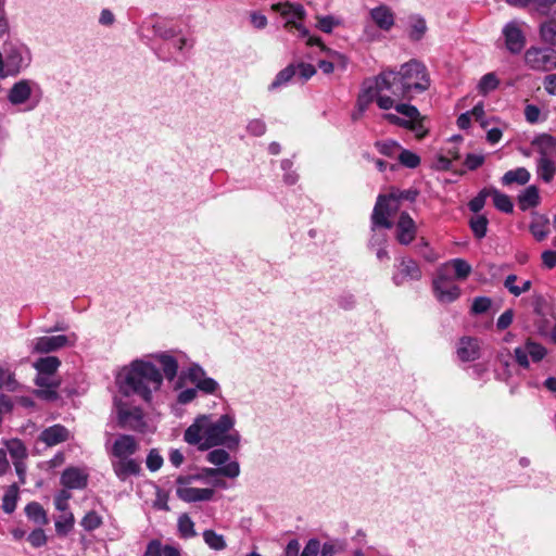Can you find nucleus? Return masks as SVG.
Masks as SVG:
<instances>
[{
  "mask_svg": "<svg viewBox=\"0 0 556 556\" xmlns=\"http://www.w3.org/2000/svg\"><path fill=\"white\" fill-rule=\"evenodd\" d=\"M430 83L426 65L415 59L402 64L399 71L383 70L374 79L364 81L358 94L359 111L362 113L374 101L381 110L393 109L395 102L428 90Z\"/></svg>",
  "mask_w": 556,
  "mask_h": 556,
  "instance_id": "nucleus-1",
  "label": "nucleus"
},
{
  "mask_svg": "<svg viewBox=\"0 0 556 556\" xmlns=\"http://www.w3.org/2000/svg\"><path fill=\"white\" fill-rule=\"evenodd\" d=\"M235 424L233 415L225 414L217 419L211 415H201L186 429L184 439L200 451H207L219 445L236 450L240 444L241 437L233 429Z\"/></svg>",
  "mask_w": 556,
  "mask_h": 556,
  "instance_id": "nucleus-2",
  "label": "nucleus"
},
{
  "mask_svg": "<svg viewBox=\"0 0 556 556\" xmlns=\"http://www.w3.org/2000/svg\"><path fill=\"white\" fill-rule=\"evenodd\" d=\"M121 391L126 394H137L146 402L151 401L152 393L160 390L163 375L151 362L136 359L124 368L118 377Z\"/></svg>",
  "mask_w": 556,
  "mask_h": 556,
  "instance_id": "nucleus-3",
  "label": "nucleus"
},
{
  "mask_svg": "<svg viewBox=\"0 0 556 556\" xmlns=\"http://www.w3.org/2000/svg\"><path fill=\"white\" fill-rule=\"evenodd\" d=\"M30 62V53L23 45L8 43L0 51V77L17 75Z\"/></svg>",
  "mask_w": 556,
  "mask_h": 556,
  "instance_id": "nucleus-4",
  "label": "nucleus"
},
{
  "mask_svg": "<svg viewBox=\"0 0 556 556\" xmlns=\"http://www.w3.org/2000/svg\"><path fill=\"white\" fill-rule=\"evenodd\" d=\"M201 480V475L179 476L176 479V495L186 503L210 502L214 498L213 488H195L193 482Z\"/></svg>",
  "mask_w": 556,
  "mask_h": 556,
  "instance_id": "nucleus-5",
  "label": "nucleus"
},
{
  "mask_svg": "<svg viewBox=\"0 0 556 556\" xmlns=\"http://www.w3.org/2000/svg\"><path fill=\"white\" fill-rule=\"evenodd\" d=\"M400 202V199L393 191L378 197L371 214V230L374 232L376 227L390 229L393 226L390 217L399 211Z\"/></svg>",
  "mask_w": 556,
  "mask_h": 556,
  "instance_id": "nucleus-6",
  "label": "nucleus"
},
{
  "mask_svg": "<svg viewBox=\"0 0 556 556\" xmlns=\"http://www.w3.org/2000/svg\"><path fill=\"white\" fill-rule=\"evenodd\" d=\"M77 341L75 332L68 334L43 336L35 338L30 343V352L36 354H48L56 352L66 346H74Z\"/></svg>",
  "mask_w": 556,
  "mask_h": 556,
  "instance_id": "nucleus-7",
  "label": "nucleus"
},
{
  "mask_svg": "<svg viewBox=\"0 0 556 556\" xmlns=\"http://www.w3.org/2000/svg\"><path fill=\"white\" fill-rule=\"evenodd\" d=\"M432 286L435 298L442 303L453 302L460 294L459 288L453 282L448 274L445 273V267L438 268Z\"/></svg>",
  "mask_w": 556,
  "mask_h": 556,
  "instance_id": "nucleus-8",
  "label": "nucleus"
},
{
  "mask_svg": "<svg viewBox=\"0 0 556 556\" xmlns=\"http://www.w3.org/2000/svg\"><path fill=\"white\" fill-rule=\"evenodd\" d=\"M525 63L534 71H552L556 68V52L531 47L525 53Z\"/></svg>",
  "mask_w": 556,
  "mask_h": 556,
  "instance_id": "nucleus-9",
  "label": "nucleus"
},
{
  "mask_svg": "<svg viewBox=\"0 0 556 556\" xmlns=\"http://www.w3.org/2000/svg\"><path fill=\"white\" fill-rule=\"evenodd\" d=\"M117 419L121 427L134 431H143L147 426L141 408L123 403L117 405Z\"/></svg>",
  "mask_w": 556,
  "mask_h": 556,
  "instance_id": "nucleus-10",
  "label": "nucleus"
},
{
  "mask_svg": "<svg viewBox=\"0 0 556 556\" xmlns=\"http://www.w3.org/2000/svg\"><path fill=\"white\" fill-rule=\"evenodd\" d=\"M180 377L189 379L197 389L206 394H214L219 389L217 381L206 377L204 369L198 364H192L187 370L181 371Z\"/></svg>",
  "mask_w": 556,
  "mask_h": 556,
  "instance_id": "nucleus-11",
  "label": "nucleus"
},
{
  "mask_svg": "<svg viewBox=\"0 0 556 556\" xmlns=\"http://www.w3.org/2000/svg\"><path fill=\"white\" fill-rule=\"evenodd\" d=\"M35 384L38 387L35 390V394L46 401H55L58 400V388L61 384L60 379L54 377V375L39 374L35 378Z\"/></svg>",
  "mask_w": 556,
  "mask_h": 556,
  "instance_id": "nucleus-12",
  "label": "nucleus"
},
{
  "mask_svg": "<svg viewBox=\"0 0 556 556\" xmlns=\"http://www.w3.org/2000/svg\"><path fill=\"white\" fill-rule=\"evenodd\" d=\"M417 236V225L407 212H402L395 224V239L400 244H410Z\"/></svg>",
  "mask_w": 556,
  "mask_h": 556,
  "instance_id": "nucleus-13",
  "label": "nucleus"
},
{
  "mask_svg": "<svg viewBox=\"0 0 556 556\" xmlns=\"http://www.w3.org/2000/svg\"><path fill=\"white\" fill-rule=\"evenodd\" d=\"M546 355V350L539 343L528 340L523 345L515 349L517 363L525 368L529 367V357L533 362H540Z\"/></svg>",
  "mask_w": 556,
  "mask_h": 556,
  "instance_id": "nucleus-14",
  "label": "nucleus"
},
{
  "mask_svg": "<svg viewBox=\"0 0 556 556\" xmlns=\"http://www.w3.org/2000/svg\"><path fill=\"white\" fill-rule=\"evenodd\" d=\"M88 478L89 473L85 468L68 467L62 472L60 482L65 489L83 490L88 484Z\"/></svg>",
  "mask_w": 556,
  "mask_h": 556,
  "instance_id": "nucleus-15",
  "label": "nucleus"
},
{
  "mask_svg": "<svg viewBox=\"0 0 556 556\" xmlns=\"http://www.w3.org/2000/svg\"><path fill=\"white\" fill-rule=\"evenodd\" d=\"M273 10L280 12V14L288 20L287 25H292L296 29L301 30L303 35H306V29L301 24L296 23V20L304 17L305 11L303 5L294 4L290 2L273 4Z\"/></svg>",
  "mask_w": 556,
  "mask_h": 556,
  "instance_id": "nucleus-16",
  "label": "nucleus"
},
{
  "mask_svg": "<svg viewBox=\"0 0 556 556\" xmlns=\"http://www.w3.org/2000/svg\"><path fill=\"white\" fill-rule=\"evenodd\" d=\"M503 35L506 47L511 53H519L523 49L526 38L517 22L513 21L506 24Z\"/></svg>",
  "mask_w": 556,
  "mask_h": 556,
  "instance_id": "nucleus-17",
  "label": "nucleus"
},
{
  "mask_svg": "<svg viewBox=\"0 0 556 556\" xmlns=\"http://www.w3.org/2000/svg\"><path fill=\"white\" fill-rule=\"evenodd\" d=\"M139 448L137 440L129 434L118 435L112 444L110 454L113 458L116 457H130Z\"/></svg>",
  "mask_w": 556,
  "mask_h": 556,
  "instance_id": "nucleus-18",
  "label": "nucleus"
},
{
  "mask_svg": "<svg viewBox=\"0 0 556 556\" xmlns=\"http://www.w3.org/2000/svg\"><path fill=\"white\" fill-rule=\"evenodd\" d=\"M112 468L121 481H125L130 476L140 473V463L131 457H116L112 459Z\"/></svg>",
  "mask_w": 556,
  "mask_h": 556,
  "instance_id": "nucleus-19",
  "label": "nucleus"
},
{
  "mask_svg": "<svg viewBox=\"0 0 556 556\" xmlns=\"http://www.w3.org/2000/svg\"><path fill=\"white\" fill-rule=\"evenodd\" d=\"M38 439L47 446H54L70 440L71 432L63 425L56 424L43 429Z\"/></svg>",
  "mask_w": 556,
  "mask_h": 556,
  "instance_id": "nucleus-20",
  "label": "nucleus"
},
{
  "mask_svg": "<svg viewBox=\"0 0 556 556\" xmlns=\"http://www.w3.org/2000/svg\"><path fill=\"white\" fill-rule=\"evenodd\" d=\"M421 270L418 264L412 258H403L399 265V273L393 276L396 286H401L407 280H419Z\"/></svg>",
  "mask_w": 556,
  "mask_h": 556,
  "instance_id": "nucleus-21",
  "label": "nucleus"
},
{
  "mask_svg": "<svg viewBox=\"0 0 556 556\" xmlns=\"http://www.w3.org/2000/svg\"><path fill=\"white\" fill-rule=\"evenodd\" d=\"M36 86V83L28 79H22L15 83L9 91V101L14 105L25 103L30 98L33 88Z\"/></svg>",
  "mask_w": 556,
  "mask_h": 556,
  "instance_id": "nucleus-22",
  "label": "nucleus"
},
{
  "mask_svg": "<svg viewBox=\"0 0 556 556\" xmlns=\"http://www.w3.org/2000/svg\"><path fill=\"white\" fill-rule=\"evenodd\" d=\"M369 14L377 27L384 31H389L394 26V13L384 4L371 9Z\"/></svg>",
  "mask_w": 556,
  "mask_h": 556,
  "instance_id": "nucleus-23",
  "label": "nucleus"
},
{
  "mask_svg": "<svg viewBox=\"0 0 556 556\" xmlns=\"http://www.w3.org/2000/svg\"><path fill=\"white\" fill-rule=\"evenodd\" d=\"M457 355L463 362H472L480 357V345L477 339L462 338L457 346Z\"/></svg>",
  "mask_w": 556,
  "mask_h": 556,
  "instance_id": "nucleus-24",
  "label": "nucleus"
},
{
  "mask_svg": "<svg viewBox=\"0 0 556 556\" xmlns=\"http://www.w3.org/2000/svg\"><path fill=\"white\" fill-rule=\"evenodd\" d=\"M199 475H201V479L204 477H216L218 475L233 479L240 475V465L238 462L233 460L223 467L203 468Z\"/></svg>",
  "mask_w": 556,
  "mask_h": 556,
  "instance_id": "nucleus-25",
  "label": "nucleus"
},
{
  "mask_svg": "<svg viewBox=\"0 0 556 556\" xmlns=\"http://www.w3.org/2000/svg\"><path fill=\"white\" fill-rule=\"evenodd\" d=\"M154 357L160 363V365L162 367L163 376L168 381H173L175 379V377L177 376V371H178L177 359L173 355L167 354V353H160V354H156Z\"/></svg>",
  "mask_w": 556,
  "mask_h": 556,
  "instance_id": "nucleus-26",
  "label": "nucleus"
},
{
  "mask_svg": "<svg viewBox=\"0 0 556 556\" xmlns=\"http://www.w3.org/2000/svg\"><path fill=\"white\" fill-rule=\"evenodd\" d=\"M548 224L549 220L546 216L533 214L529 230L538 241H542L548 235Z\"/></svg>",
  "mask_w": 556,
  "mask_h": 556,
  "instance_id": "nucleus-27",
  "label": "nucleus"
},
{
  "mask_svg": "<svg viewBox=\"0 0 556 556\" xmlns=\"http://www.w3.org/2000/svg\"><path fill=\"white\" fill-rule=\"evenodd\" d=\"M539 202V189L535 186H529L518 197V204L522 211L536 206Z\"/></svg>",
  "mask_w": 556,
  "mask_h": 556,
  "instance_id": "nucleus-28",
  "label": "nucleus"
},
{
  "mask_svg": "<svg viewBox=\"0 0 556 556\" xmlns=\"http://www.w3.org/2000/svg\"><path fill=\"white\" fill-rule=\"evenodd\" d=\"M536 173L538 176L545 182L552 181L556 174V165L554 161H552L546 155L540 156V159L538 160Z\"/></svg>",
  "mask_w": 556,
  "mask_h": 556,
  "instance_id": "nucleus-29",
  "label": "nucleus"
},
{
  "mask_svg": "<svg viewBox=\"0 0 556 556\" xmlns=\"http://www.w3.org/2000/svg\"><path fill=\"white\" fill-rule=\"evenodd\" d=\"M7 455L10 454L12 462L26 460L28 452L25 444L18 439H12L5 442Z\"/></svg>",
  "mask_w": 556,
  "mask_h": 556,
  "instance_id": "nucleus-30",
  "label": "nucleus"
},
{
  "mask_svg": "<svg viewBox=\"0 0 556 556\" xmlns=\"http://www.w3.org/2000/svg\"><path fill=\"white\" fill-rule=\"evenodd\" d=\"M61 365L56 356L40 357L34 363V368L39 374L54 375Z\"/></svg>",
  "mask_w": 556,
  "mask_h": 556,
  "instance_id": "nucleus-31",
  "label": "nucleus"
},
{
  "mask_svg": "<svg viewBox=\"0 0 556 556\" xmlns=\"http://www.w3.org/2000/svg\"><path fill=\"white\" fill-rule=\"evenodd\" d=\"M440 267H445V273L452 267L455 276L458 279H466L471 273L470 264L463 258H454L450 262L442 264Z\"/></svg>",
  "mask_w": 556,
  "mask_h": 556,
  "instance_id": "nucleus-32",
  "label": "nucleus"
},
{
  "mask_svg": "<svg viewBox=\"0 0 556 556\" xmlns=\"http://www.w3.org/2000/svg\"><path fill=\"white\" fill-rule=\"evenodd\" d=\"M517 280L518 277L516 275H508L504 280V287L515 296H519L531 289V280H523L520 285L517 283Z\"/></svg>",
  "mask_w": 556,
  "mask_h": 556,
  "instance_id": "nucleus-33",
  "label": "nucleus"
},
{
  "mask_svg": "<svg viewBox=\"0 0 556 556\" xmlns=\"http://www.w3.org/2000/svg\"><path fill=\"white\" fill-rule=\"evenodd\" d=\"M307 45H309V46H314V45L319 46L321 48V50L327 53L328 58L332 62H334V67L337 66V67H340L341 70H345L346 68V64H348L346 58L343 54H341V53H339L337 51H333V50H330V49L326 48L321 43L319 38H313V37L308 38Z\"/></svg>",
  "mask_w": 556,
  "mask_h": 556,
  "instance_id": "nucleus-34",
  "label": "nucleus"
},
{
  "mask_svg": "<svg viewBox=\"0 0 556 556\" xmlns=\"http://www.w3.org/2000/svg\"><path fill=\"white\" fill-rule=\"evenodd\" d=\"M530 173L525 167H518L513 170H508L504 174L502 178V182L504 185H526L530 180Z\"/></svg>",
  "mask_w": 556,
  "mask_h": 556,
  "instance_id": "nucleus-35",
  "label": "nucleus"
},
{
  "mask_svg": "<svg viewBox=\"0 0 556 556\" xmlns=\"http://www.w3.org/2000/svg\"><path fill=\"white\" fill-rule=\"evenodd\" d=\"M156 36L164 40H174L181 34V29L168 22H159L153 26Z\"/></svg>",
  "mask_w": 556,
  "mask_h": 556,
  "instance_id": "nucleus-36",
  "label": "nucleus"
},
{
  "mask_svg": "<svg viewBox=\"0 0 556 556\" xmlns=\"http://www.w3.org/2000/svg\"><path fill=\"white\" fill-rule=\"evenodd\" d=\"M26 516L34 522L45 526L49 522L48 516L43 507L37 503L31 502L25 507Z\"/></svg>",
  "mask_w": 556,
  "mask_h": 556,
  "instance_id": "nucleus-37",
  "label": "nucleus"
},
{
  "mask_svg": "<svg viewBox=\"0 0 556 556\" xmlns=\"http://www.w3.org/2000/svg\"><path fill=\"white\" fill-rule=\"evenodd\" d=\"M508 4L514 7H527L531 5L535 10L547 13L553 4L556 3V0H506Z\"/></svg>",
  "mask_w": 556,
  "mask_h": 556,
  "instance_id": "nucleus-38",
  "label": "nucleus"
},
{
  "mask_svg": "<svg viewBox=\"0 0 556 556\" xmlns=\"http://www.w3.org/2000/svg\"><path fill=\"white\" fill-rule=\"evenodd\" d=\"M17 498L18 485L13 483L8 488L2 498V508L7 514H12L15 510Z\"/></svg>",
  "mask_w": 556,
  "mask_h": 556,
  "instance_id": "nucleus-39",
  "label": "nucleus"
},
{
  "mask_svg": "<svg viewBox=\"0 0 556 556\" xmlns=\"http://www.w3.org/2000/svg\"><path fill=\"white\" fill-rule=\"evenodd\" d=\"M540 36L544 42L556 47V20L549 18L543 22L540 25Z\"/></svg>",
  "mask_w": 556,
  "mask_h": 556,
  "instance_id": "nucleus-40",
  "label": "nucleus"
},
{
  "mask_svg": "<svg viewBox=\"0 0 556 556\" xmlns=\"http://www.w3.org/2000/svg\"><path fill=\"white\" fill-rule=\"evenodd\" d=\"M205 544L214 551H223L227 544L222 534L216 533L214 530L207 529L202 533Z\"/></svg>",
  "mask_w": 556,
  "mask_h": 556,
  "instance_id": "nucleus-41",
  "label": "nucleus"
},
{
  "mask_svg": "<svg viewBox=\"0 0 556 556\" xmlns=\"http://www.w3.org/2000/svg\"><path fill=\"white\" fill-rule=\"evenodd\" d=\"M75 518L73 513H62L55 520V531L59 535H66L74 527Z\"/></svg>",
  "mask_w": 556,
  "mask_h": 556,
  "instance_id": "nucleus-42",
  "label": "nucleus"
},
{
  "mask_svg": "<svg viewBox=\"0 0 556 556\" xmlns=\"http://www.w3.org/2000/svg\"><path fill=\"white\" fill-rule=\"evenodd\" d=\"M177 527L180 536L184 539H190L197 535L194 522L187 514L179 516Z\"/></svg>",
  "mask_w": 556,
  "mask_h": 556,
  "instance_id": "nucleus-43",
  "label": "nucleus"
},
{
  "mask_svg": "<svg viewBox=\"0 0 556 556\" xmlns=\"http://www.w3.org/2000/svg\"><path fill=\"white\" fill-rule=\"evenodd\" d=\"M490 194L493 197V203L497 210L504 213L513 212L514 205L508 195L501 193L497 190L490 191Z\"/></svg>",
  "mask_w": 556,
  "mask_h": 556,
  "instance_id": "nucleus-44",
  "label": "nucleus"
},
{
  "mask_svg": "<svg viewBox=\"0 0 556 556\" xmlns=\"http://www.w3.org/2000/svg\"><path fill=\"white\" fill-rule=\"evenodd\" d=\"M536 144L540 149V154L548 156V154H556V138L551 135H542L538 138Z\"/></svg>",
  "mask_w": 556,
  "mask_h": 556,
  "instance_id": "nucleus-45",
  "label": "nucleus"
},
{
  "mask_svg": "<svg viewBox=\"0 0 556 556\" xmlns=\"http://www.w3.org/2000/svg\"><path fill=\"white\" fill-rule=\"evenodd\" d=\"M294 75H295V67L293 65L287 66L286 68H283L276 75L275 79L273 80V83L269 86V90H275V89L286 85L287 83H289L291 80V78Z\"/></svg>",
  "mask_w": 556,
  "mask_h": 556,
  "instance_id": "nucleus-46",
  "label": "nucleus"
},
{
  "mask_svg": "<svg viewBox=\"0 0 556 556\" xmlns=\"http://www.w3.org/2000/svg\"><path fill=\"white\" fill-rule=\"evenodd\" d=\"M102 525V517L94 510L88 511L81 519L80 526L86 531H93Z\"/></svg>",
  "mask_w": 556,
  "mask_h": 556,
  "instance_id": "nucleus-47",
  "label": "nucleus"
},
{
  "mask_svg": "<svg viewBox=\"0 0 556 556\" xmlns=\"http://www.w3.org/2000/svg\"><path fill=\"white\" fill-rule=\"evenodd\" d=\"M395 111L400 114H402L405 118V121H416L419 119L420 113L417 110L416 106L407 104V103H401V101L395 102L393 105Z\"/></svg>",
  "mask_w": 556,
  "mask_h": 556,
  "instance_id": "nucleus-48",
  "label": "nucleus"
},
{
  "mask_svg": "<svg viewBox=\"0 0 556 556\" xmlns=\"http://www.w3.org/2000/svg\"><path fill=\"white\" fill-rule=\"evenodd\" d=\"M470 227L478 239H482L486 235L488 218L483 215H477L470 219Z\"/></svg>",
  "mask_w": 556,
  "mask_h": 556,
  "instance_id": "nucleus-49",
  "label": "nucleus"
},
{
  "mask_svg": "<svg viewBox=\"0 0 556 556\" xmlns=\"http://www.w3.org/2000/svg\"><path fill=\"white\" fill-rule=\"evenodd\" d=\"M206 459H207V462H210L211 464H213L215 466L223 467V466L227 465L228 463H230L229 462L230 455L225 450L216 448V450L211 451L206 455Z\"/></svg>",
  "mask_w": 556,
  "mask_h": 556,
  "instance_id": "nucleus-50",
  "label": "nucleus"
},
{
  "mask_svg": "<svg viewBox=\"0 0 556 556\" xmlns=\"http://www.w3.org/2000/svg\"><path fill=\"white\" fill-rule=\"evenodd\" d=\"M17 381L14 374L8 369L0 367V388H5L8 391H15L17 389Z\"/></svg>",
  "mask_w": 556,
  "mask_h": 556,
  "instance_id": "nucleus-51",
  "label": "nucleus"
},
{
  "mask_svg": "<svg viewBox=\"0 0 556 556\" xmlns=\"http://www.w3.org/2000/svg\"><path fill=\"white\" fill-rule=\"evenodd\" d=\"M498 86V79L493 73L485 74L479 81V91L483 94L496 89Z\"/></svg>",
  "mask_w": 556,
  "mask_h": 556,
  "instance_id": "nucleus-52",
  "label": "nucleus"
},
{
  "mask_svg": "<svg viewBox=\"0 0 556 556\" xmlns=\"http://www.w3.org/2000/svg\"><path fill=\"white\" fill-rule=\"evenodd\" d=\"M399 161L408 168H415L420 163V157L409 150H400Z\"/></svg>",
  "mask_w": 556,
  "mask_h": 556,
  "instance_id": "nucleus-53",
  "label": "nucleus"
},
{
  "mask_svg": "<svg viewBox=\"0 0 556 556\" xmlns=\"http://www.w3.org/2000/svg\"><path fill=\"white\" fill-rule=\"evenodd\" d=\"M376 148L381 154L387 156H393L401 150L400 144L393 140L378 141L376 142Z\"/></svg>",
  "mask_w": 556,
  "mask_h": 556,
  "instance_id": "nucleus-54",
  "label": "nucleus"
},
{
  "mask_svg": "<svg viewBox=\"0 0 556 556\" xmlns=\"http://www.w3.org/2000/svg\"><path fill=\"white\" fill-rule=\"evenodd\" d=\"M247 131L252 136H263L266 132V124L258 118L252 119L248 123Z\"/></svg>",
  "mask_w": 556,
  "mask_h": 556,
  "instance_id": "nucleus-55",
  "label": "nucleus"
},
{
  "mask_svg": "<svg viewBox=\"0 0 556 556\" xmlns=\"http://www.w3.org/2000/svg\"><path fill=\"white\" fill-rule=\"evenodd\" d=\"M147 467L151 471L159 470L163 465V457L156 450H151L147 457Z\"/></svg>",
  "mask_w": 556,
  "mask_h": 556,
  "instance_id": "nucleus-56",
  "label": "nucleus"
},
{
  "mask_svg": "<svg viewBox=\"0 0 556 556\" xmlns=\"http://www.w3.org/2000/svg\"><path fill=\"white\" fill-rule=\"evenodd\" d=\"M491 300L486 296L476 298L472 302L471 309L475 314L485 313L491 307Z\"/></svg>",
  "mask_w": 556,
  "mask_h": 556,
  "instance_id": "nucleus-57",
  "label": "nucleus"
},
{
  "mask_svg": "<svg viewBox=\"0 0 556 556\" xmlns=\"http://www.w3.org/2000/svg\"><path fill=\"white\" fill-rule=\"evenodd\" d=\"M490 194V191H486V190H482L476 198H473L470 202H469V208L475 212V213H478L480 212L484 204H485V199L486 197Z\"/></svg>",
  "mask_w": 556,
  "mask_h": 556,
  "instance_id": "nucleus-58",
  "label": "nucleus"
},
{
  "mask_svg": "<svg viewBox=\"0 0 556 556\" xmlns=\"http://www.w3.org/2000/svg\"><path fill=\"white\" fill-rule=\"evenodd\" d=\"M418 247L419 254L425 258V261L429 263H434L439 258V255L432 249L429 248L428 242L425 241L424 239Z\"/></svg>",
  "mask_w": 556,
  "mask_h": 556,
  "instance_id": "nucleus-59",
  "label": "nucleus"
},
{
  "mask_svg": "<svg viewBox=\"0 0 556 556\" xmlns=\"http://www.w3.org/2000/svg\"><path fill=\"white\" fill-rule=\"evenodd\" d=\"M339 25V21H337L333 16H323L318 17L317 26L320 30L325 33H331L333 27Z\"/></svg>",
  "mask_w": 556,
  "mask_h": 556,
  "instance_id": "nucleus-60",
  "label": "nucleus"
},
{
  "mask_svg": "<svg viewBox=\"0 0 556 556\" xmlns=\"http://www.w3.org/2000/svg\"><path fill=\"white\" fill-rule=\"evenodd\" d=\"M28 541L29 543L34 546V547H40L42 545L46 544L47 542V536H46V533L42 529H37V530H34L29 535H28Z\"/></svg>",
  "mask_w": 556,
  "mask_h": 556,
  "instance_id": "nucleus-61",
  "label": "nucleus"
},
{
  "mask_svg": "<svg viewBox=\"0 0 556 556\" xmlns=\"http://www.w3.org/2000/svg\"><path fill=\"white\" fill-rule=\"evenodd\" d=\"M142 556H163L162 543L159 540L150 541Z\"/></svg>",
  "mask_w": 556,
  "mask_h": 556,
  "instance_id": "nucleus-62",
  "label": "nucleus"
},
{
  "mask_svg": "<svg viewBox=\"0 0 556 556\" xmlns=\"http://www.w3.org/2000/svg\"><path fill=\"white\" fill-rule=\"evenodd\" d=\"M320 549V543L316 539H311L300 556H317Z\"/></svg>",
  "mask_w": 556,
  "mask_h": 556,
  "instance_id": "nucleus-63",
  "label": "nucleus"
},
{
  "mask_svg": "<svg viewBox=\"0 0 556 556\" xmlns=\"http://www.w3.org/2000/svg\"><path fill=\"white\" fill-rule=\"evenodd\" d=\"M541 258H542L543 265L546 268L552 269L556 266V251L546 250L542 253Z\"/></svg>",
  "mask_w": 556,
  "mask_h": 556,
  "instance_id": "nucleus-64",
  "label": "nucleus"
}]
</instances>
